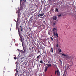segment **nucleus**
<instances>
[{
	"instance_id": "nucleus-12",
	"label": "nucleus",
	"mask_w": 76,
	"mask_h": 76,
	"mask_svg": "<svg viewBox=\"0 0 76 76\" xmlns=\"http://www.w3.org/2000/svg\"><path fill=\"white\" fill-rule=\"evenodd\" d=\"M44 15V13H42L40 15V16H43Z\"/></svg>"
},
{
	"instance_id": "nucleus-35",
	"label": "nucleus",
	"mask_w": 76,
	"mask_h": 76,
	"mask_svg": "<svg viewBox=\"0 0 76 76\" xmlns=\"http://www.w3.org/2000/svg\"><path fill=\"white\" fill-rule=\"evenodd\" d=\"M38 53H40V51H39V50H38Z\"/></svg>"
},
{
	"instance_id": "nucleus-48",
	"label": "nucleus",
	"mask_w": 76,
	"mask_h": 76,
	"mask_svg": "<svg viewBox=\"0 0 76 76\" xmlns=\"http://www.w3.org/2000/svg\"><path fill=\"white\" fill-rule=\"evenodd\" d=\"M23 76H24V75H23Z\"/></svg>"
},
{
	"instance_id": "nucleus-17",
	"label": "nucleus",
	"mask_w": 76,
	"mask_h": 76,
	"mask_svg": "<svg viewBox=\"0 0 76 76\" xmlns=\"http://www.w3.org/2000/svg\"><path fill=\"white\" fill-rule=\"evenodd\" d=\"M51 50H50V51H51V53H53V48H51Z\"/></svg>"
},
{
	"instance_id": "nucleus-24",
	"label": "nucleus",
	"mask_w": 76,
	"mask_h": 76,
	"mask_svg": "<svg viewBox=\"0 0 76 76\" xmlns=\"http://www.w3.org/2000/svg\"><path fill=\"white\" fill-rule=\"evenodd\" d=\"M61 16V14L60 15H58V17H60Z\"/></svg>"
},
{
	"instance_id": "nucleus-22",
	"label": "nucleus",
	"mask_w": 76,
	"mask_h": 76,
	"mask_svg": "<svg viewBox=\"0 0 76 76\" xmlns=\"http://www.w3.org/2000/svg\"><path fill=\"white\" fill-rule=\"evenodd\" d=\"M56 47L57 48H58V44H57L56 45Z\"/></svg>"
},
{
	"instance_id": "nucleus-43",
	"label": "nucleus",
	"mask_w": 76,
	"mask_h": 76,
	"mask_svg": "<svg viewBox=\"0 0 76 76\" xmlns=\"http://www.w3.org/2000/svg\"><path fill=\"white\" fill-rule=\"evenodd\" d=\"M4 73L5 72H4Z\"/></svg>"
},
{
	"instance_id": "nucleus-3",
	"label": "nucleus",
	"mask_w": 76,
	"mask_h": 76,
	"mask_svg": "<svg viewBox=\"0 0 76 76\" xmlns=\"http://www.w3.org/2000/svg\"><path fill=\"white\" fill-rule=\"evenodd\" d=\"M20 14L18 13V15L17 20L16 23V29H18V34L20 32L19 31V28L18 27V20H19V19H20Z\"/></svg>"
},
{
	"instance_id": "nucleus-2",
	"label": "nucleus",
	"mask_w": 76,
	"mask_h": 76,
	"mask_svg": "<svg viewBox=\"0 0 76 76\" xmlns=\"http://www.w3.org/2000/svg\"><path fill=\"white\" fill-rule=\"evenodd\" d=\"M53 31V35L54 36V38H57H57L58 39L57 41H58V34H57V30L56 28H54ZM56 36L57 37H56Z\"/></svg>"
},
{
	"instance_id": "nucleus-27",
	"label": "nucleus",
	"mask_w": 76,
	"mask_h": 76,
	"mask_svg": "<svg viewBox=\"0 0 76 76\" xmlns=\"http://www.w3.org/2000/svg\"><path fill=\"white\" fill-rule=\"evenodd\" d=\"M23 58H24V57H22L21 58V60H22L23 59Z\"/></svg>"
},
{
	"instance_id": "nucleus-34",
	"label": "nucleus",
	"mask_w": 76,
	"mask_h": 76,
	"mask_svg": "<svg viewBox=\"0 0 76 76\" xmlns=\"http://www.w3.org/2000/svg\"><path fill=\"white\" fill-rule=\"evenodd\" d=\"M20 28H22V26H20Z\"/></svg>"
},
{
	"instance_id": "nucleus-45",
	"label": "nucleus",
	"mask_w": 76,
	"mask_h": 76,
	"mask_svg": "<svg viewBox=\"0 0 76 76\" xmlns=\"http://www.w3.org/2000/svg\"><path fill=\"white\" fill-rule=\"evenodd\" d=\"M39 66H40V65H39Z\"/></svg>"
},
{
	"instance_id": "nucleus-38",
	"label": "nucleus",
	"mask_w": 76,
	"mask_h": 76,
	"mask_svg": "<svg viewBox=\"0 0 76 76\" xmlns=\"http://www.w3.org/2000/svg\"><path fill=\"white\" fill-rule=\"evenodd\" d=\"M49 0V1H51V0Z\"/></svg>"
},
{
	"instance_id": "nucleus-26",
	"label": "nucleus",
	"mask_w": 76,
	"mask_h": 76,
	"mask_svg": "<svg viewBox=\"0 0 76 76\" xmlns=\"http://www.w3.org/2000/svg\"><path fill=\"white\" fill-rule=\"evenodd\" d=\"M42 10V7H41L40 8V10Z\"/></svg>"
},
{
	"instance_id": "nucleus-46",
	"label": "nucleus",
	"mask_w": 76,
	"mask_h": 76,
	"mask_svg": "<svg viewBox=\"0 0 76 76\" xmlns=\"http://www.w3.org/2000/svg\"><path fill=\"white\" fill-rule=\"evenodd\" d=\"M37 67H38V66H37Z\"/></svg>"
},
{
	"instance_id": "nucleus-33",
	"label": "nucleus",
	"mask_w": 76,
	"mask_h": 76,
	"mask_svg": "<svg viewBox=\"0 0 76 76\" xmlns=\"http://www.w3.org/2000/svg\"><path fill=\"white\" fill-rule=\"evenodd\" d=\"M18 70H16V73H18Z\"/></svg>"
},
{
	"instance_id": "nucleus-19",
	"label": "nucleus",
	"mask_w": 76,
	"mask_h": 76,
	"mask_svg": "<svg viewBox=\"0 0 76 76\" xmlns=\"http://www.w3.org/2000/svg\"><path fill=\"white\" fill-rule=\"evenodd\" d=\"M59 61H60V62L61 63V64H62V61H61V60L60 59H59Z\"/></svg>"
},
{
	"instance_id": "nucleus-7",
	"label": "nucleus",
	"mask_w": 76,
	"mask_h": 76,
	"mask_svg": "<svg viewBox=\"0 0 76 76\" xmlns=\"http://www.w3.org/2000/svg\"><path fill=\"white\" fill-rule=\"evenodd\" d=\"M56 73L57 74V75L58 76H60V72L58 70H57L56 71Z\"/></svg>"
},
{
	"instance_id": "nucleus-23",
	"label": "nucleus",
	"mask_w": 76,
	"mask_h": 76,
	"mask_svg": "<svg viewBox=\"0 0 76 76\" xmlns=\"http://www.w3.org/2000/svg\"><path fill=\"white\" fill-rule=\"evenodd\" d=\"M31 56H32V55H31V54H30L28 56V57H30Z\"/></svg>"
},
{
	"instance_id": "nucleus-31",
	"label": "nucleus",
	"mask_w": 76,
	"mask_h": 76,
	"mask_svg": "<svg viewBox=\"0 0 76 76\" xmlns=\"http://www.w3.org/2000/svg\"><path fill=\"white\" fill-rule=\"evenodd\" d=\"M56 73H57V71H55V75H56Z\"/></svg>"
},
{
	"instance_id": "nucleus-42",
	"label": "nucleus",
	"mask_w": 76,
	"mask_h": 76,
	"mask_svg": "<svg viewBox=\"0 0 76 76\" xmlns=\"http://www.w3.org/2000/svg\"><path fill=\"white\" fill-rule=\"evenodd\" d=\"M46 65H48V64H46Z\"/></svg>"
},
{
	"instance_id": "nucleus-37",
	"label": "nucleus",
	"mask_w": 76,
	"mask_h": 76,
	"mask_svg": "<svg viewBox=\"0 0 76 76\" xmlns=\"http://www.w3.org/2000/svg\"><path fill=\"white\" fill-rule=\"evenodd\" d=\"M4 70H5V67H4Z\"/></svg>"
},
{
	"instance_id": "nucleus-5",
	"label": "nucleus",
	"mask_w": 76,
	"mask_h": 76,
	"mask_svg": "<svg viewBox=\"0 0 76 76\" xmlns=\"http://www.w3.org/2000/svg\"><path fill=\"white\" fill-rule=\"evenodd\" d=\"M21 31L22 33H24L25 32V29L23 28H21Z\"/></svg>"
},
{
	"instance_id": "nucleus-40",
	"label": "nucleus",
	"mask_w": 76,
	"mask_h": 76,
	"mask_svg": "<svg viewBox=\"0 0 76 76\" xmlns=\"http://www.w3.org/2000/svg\"><path fill=\"white\" fill-rule=\"evenodd\" d=\"M44 22H45V21H43V23H44Z\"/></svg>"
},
{
	"instance_id": "nucleus-18",
	"label": "nucleus",
	"mask_w": 76,
	"mask_h": 76,
	"mask_svg": "<svg viewBox=\"0 0 76 76\" xmlns=\"http://www.w3.org/2000/svg\"><path fill=\"white\" fill-rule=\"evenodd\" d=\"M59 53H61V49H59Z\"/></svg>"
},
{
	"instance_id": "nucleus-30",
	"label": "nucleus",
	"mask_w": 76,
	"mask_h": 76,
	"mask_svg": "<svg viewBox=\"0 0 76 76\" xmlns=\"http://www.w3.org/2000/svg\"><path fill=\"white\" fill-rule=\"evenodd\" d=\"M50 61L49 60L48 62V63H50Z\"/></svg>"
},
{
	"instance_id": "nucleus-44",
	"label": "nucleus",
	"mask_w": 76,
	"mask_h": 76,
	"mask_svg": "<svg viewBox=\"0 0 76 76\" xmlns=\"http://www.w3.org/2000/svg\"><path fill=\"white\" fill-rule=\"evenodd\" d=\"M18 13L17 12H16V13Z\"/></svg>"
},
{
	"instance_id": "nucleus-8",
	"label": "nucleus",
	"mask_w": 76,
	"mask_h": 76,
	"mask_svg": "<svg viewBox=\"0 0 76 76\" xmlns=\"http://www.w3.org/2000/svg\"><path fill=\"white\" fill-rule=\"evenodd\" d=\"M66 70L64 71V74L63 75V76H66Z\"/></svg>"
},
{
	"instance_id": "nucleus-16",
	"label": "nucleus",
	"mask_w": 76,
	"mask_h": 76,
	"mask_svg": "<svg viewBox=\"0 0 76 76\" xmlns=\"http://www.w3.org/2000/svg\"><path fill=\"white\" fill-rule=\"evenodd\" d=\"M32 17L30 18L29 20L30 21H32Z\"/></svg>"
},
{
	"instance_id": "nucleus-13",
	"label": "nucleus",
	"mask_w": 76,
	"mask_h": 76,
	"mask_svg": "<svg viewBox=\"0 0 76 76\" xmlns=\"http://www.w3.org/2000/svg\"><path fill=\"white\" fill-rule=\"evenodd\" d=\"M40 63H41L42 64V63H44V62L42 61V60H41L40 61Z\"/></svg>"
},
{
	"instance_id": "nucleus-32",
	"label": "nucleus",
	"mask_w": 76,
	"mask_h": 76,
	"mask_svg": "<svg viewBox=\"0 0 76 76\" xmlns=\"http://www.w3.org/2000/svg\"><path fill=\"white\" fill-rule=\"evenodd\" d=\"M15 64H18V62H16L15 63Z\"/></svg>"
},
{
	"instance_id": "nucleus-39",
	"label": "nucleus",
	"mask_w": 76,
	"mask_h": 76,
	"mask_svg": "<svg viewBox=\"0 0 76 76\" xmlns=\"http://www.w3.org/2000/svg\"><path fill=\"white\" fill-rule=\"evenodd\" d=\"M53 25H55V23H53Z\"/></svg>"
},
{
	"instance_id": "nucleus-41",
	"label": "nucleus",
	"mask_w": 76,
	"mask_h": 76,
	"mask_svg": "<svg viewBox=\"0 0 76 76\" xmlns=\"http://www.w3.org/2000/svg\"><path fill=\"white\" fill-rule=\"evenodd\" d=\"M48 34H49V35H50V33H48Z\"/></svg>"
},
{
	"instance_id": "nucleus-15",
	"label": "nucleus",
	"mask_w": 76,
	"mask_h": 76,
	"mask_svg": "<svg viewBox=\"0 0 76 76\" xmlns=\"http://www.w3.org/2000/svg\"><path fill=\"white\" fill-rule=\"evenodd\" d=\"M40 56H41V55H39L38 56H37V57H36V58L37 59H38V58H39V57H40Z\"/></svg>"
},
{
	"instance_id": "nucleus-1",
	"label": "nucleus",
	"mask_w": 76,
	"mask_h": 76,
	"mask_svg": "<svg viewBox=\"0 0 76 76\" xmlns=\"http://www.w3.org/2000/svg\"><path fill=\"white\" fill-rule=\"evenodd\" d=\"M18 34L20 38V41H21V42H22V45L23 47V49L24 51L23 52V53H26V49H25L23 46V44H24V42H23V38H22V34H21V33H20V32H19Z\"/></svg>"
},
{
	"instance_id": "nucleus-11",
	"label": "nucleus",
	"mask_w": 76,
	"mask_h": 76,
	"mask_svg": "<svg viewBox=\"0 0 76 76\" xmlns=\"http://www.w3.org/2000/svg\"><path fill=\"white\" fill-rule=\"evenodd\" d=\"M20 1H22L23 0V3H26V0H20Z\"/></svg>"
},
{
	"instance_id": "nucleus-9",
	"label": "nucleus",
	"mask_w": 76,
	"mask_h": 76,
	"mask_svg": "<svg viewBox=\"0 0 76 76\" xmlns=\"http://www.w3.org/2000/svg\"><path fill=\"white\" fill-rule=\"evenodd\" d=\"M53 20H57V17H53Z\"/></svg>"
},
{
	"instance_id": "nucleus-47",
	"label": "nucleus",
	"mask_w": 76,
	"mask_h": 76,
	"mask_svg": "<svg viewBox=\"0 0 76 76\" xmlns=\"http://www.w3.org/2000/svg\"><path fill=\"white\" fill-rule=\"evenodd\" d=\"M51 76H52V75H51Z\"/></svg>"
},
{
	"instance_id": "nucleus-20",
	"label": "nucleus",
	"mask_w": 76,
	"mask_h": 76,
	"mask_svg": "<svg viewBox=\"0 0 76 76\" xmlns=\"http://www.w3.org/2000/svg\"><path fill=\"white\" fill-rule=\"evenodd\" d=\"M23 75H24V72H23V74H21L20 75V76H22Z\"/></svg>"
},
{
	"instance_id": "nucleus-10",
	"label": "nucleus",
	"mask_w": 76,
	"mask_h": 76,
	"mask_svg": "<svg viewBox=\"0 0 76 76\" xmlns=\"http://www.w3.org/2000/svg\"><path fill=\"white\" fill-rule=\"evenodd\" d=\"M48 67H51V64H49L48 65Z\"/></svg>"
},
{
	"instance_id": "nucleus-29",
	"label": "nucleus",
	"mask_w": 76,
	"mask_h": 76,
	"mask_svg": "<svg viewBox=\"0 0 76 76\" xmlns=\"http://www.w3.org/2000/svg\"><path fill=\"white\" fill-rule=\"evenodd\" d=\"M40 16V14H39L38 15V17H39Z\"/></svg>"
},
{
	"instance_id": "nucleus-4",
	"label": "nucleus",
	"mask_w": 76,
	"mask_h": 76,
	"mask_svg": "<svg viewBox=\"0 0 76 76\" xmlns=\"http://www.w3.org/2000/svg\"><path fill=\"white\" fill-rule=\"evenodd\" d=\"M62 56H64V57H66V58L67 59H70V58H72V56H68L67 54H62Z\"/></svg>"
},
{
	"instance_id": "nucleus-6",
	"label": "nucleus",
	"mask_w": 76,
	"mask_h": 76,
	"mask_svg": "<svg viewBox=\"0 0 76 76\" xmlns=\"http://www.w3.org/2000/svg\"><path fill=\"white\" fill-rule=\"evenodd\" d=\"M48 69V66H46L45 68L44 71H45V72H46L47 71V69Z\"/></svg>"
},
{
	"instance_id": "nucleus-14",
	"label": "nucleus",
	"mask_w": 76,
	"mask_h": 76,
	"mask_svg": "<svg viewBox=\"0 0 76 76\" xmlns=\"http://www.w3.org/2000/svg\"><path fill=\"white\" fill-rule=\"evenodd\" d=\"M55 11H56L57 12H58V10L57 8L55 9Z\"/></svg>"
},
{
	"instance_id": "nucleus-36",
	"label": "nucleus",
	"mask_w": 76,
	"mask_h": 76,
	"mask_svg": "<svg viewBox=\"0 0 76 76\" xmlns=\"http://www.w3.org/2000/svg\"><path fill=\"white\" fill-rule=\"evenodd\" d=\"M32 50H33V49H34V47H32Z\"/></svg>"
},
{
	"instance_id": "nucleus-21",
	"label": "nucleus",
	"mask_w": 76,
	"mask_h": 76,
	"mask_svg": "<svg viewBox=\"0 0 76 76\" xmlns=\"http://www.w3.org/2000/svg\"><path fill=\"white\" fill-rule=\"evenodd\" d=\"M50 38L52 41H53V38L52 37H50Z\"/></svg>"
},
{
	"instance_id": "nucleus-25",
	"label": "nucleus",
	"mask_w": 76,
	"mask_h": 76,
	"mask_svg": "<svg viewBox=\"0 0 76 76\" xmlns=\"http://www.w3.org/2000/svg\"><path fill=\"white\" fill-rule=\"evenodd\" d=\"M14 60H16V59H17V58H16V57H14Z\"/></svg>"
},
{
	"instance_id": "nucleus-28",
	"label": "nucleus",
	"mask_w": 76,
	"mask_h": 76,
	"mask_svg": "<svg viewBox=\"0 0 76 76\" xmlns=\"http://www.w3.org/2000/svg\"><path fill=\"white\" fill-rule=\"evenodd\" d=\"M17 50L18 51H20V50H19V49H17Z\"/></svg>"
}]
</instances>
